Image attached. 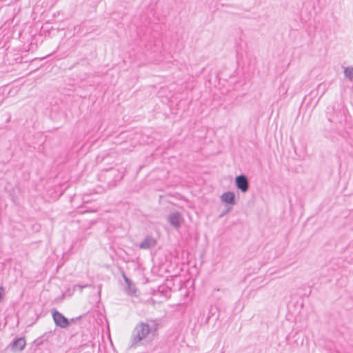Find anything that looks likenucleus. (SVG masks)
Segmentation results:
<instances>
[{
  "instance_id": "39448f33",
  "label": "nucleus",
  "mask_w": 353,
  "mask_h": 353,
  "mask_svg": "<svg viewBox=\"0 0 353 353\" xmlns=\"http://www.w3.org/2000/svg\"><path fill=\"white\" fill-rule=\"evenodd\" d=\"M183 221V219L179 212H172L168 216V223L176 229L181 227Z\"/></svg>"
},
{
  "instance_id": "f257e3e1",
  "label": "nucleus",
  "mask_w": 353,
  "mask_h": 353,
  "mask_svg": "<svg viewBox=\"0 0 353 353\" xmlns=\"http://www.w3.org/2000/svg\"><path fill=\"white\" fill-rule=\"evenodd\" d=\"M159 325L158 319H148L146 322L137 323L132 332L129 348L137 349L141 345L150 343L158 335Z\"/></svg>"
},
{
  "instance_id": "9b49d317",
  "label": "nucleus",
  "mask_w": 353,
  "mask_h": 353,
  "mask_svg": "<svg viewBox=\"0 0 353 353\" xmlns=\"http://www.w3.org/2000/svg\"><path fill=\"white\" fill-rule=\"evenodd\" d=\"M345 77L351 82H353V67H346L343 71Z\"/></svg>"
},
{
  "instance_id": "f3484780",
  "label": "nucleus",
  "mask_w": 353,
  "mask_h": 353,
  "mask_svg": "<svg viewBox=\"0 0 353 353\" xmlns=\"http://www.w3.org/2000/svg\"><path fill=\"white\" fill-rule=\"evenodd\" d=\"M163 288H165V287H163ZM161 292H165V290L162 289V291H161Z\"/></svg>"
},
{
  "instance_id": "dca6fc26",
  "label": "nucleus",
  "mask_w": 353,
  "mask_h": 353,
  "mask_svg": "<svg viewBox=\"0 0 353 353\" xmlns=\"http://www.w3.org/2000/svg\"><path fill=\"white\" fill-rule=\"evenodd\" d=\"M163 288H165V287H163ZM161 292H165V290L162 289V291H161Z\"/></svg>"
},
{
  "instance_id": "ddd939ff",
  "label": "nucleus",
  "mask_w": 353,
  "mask_h": 353,
  "mask_svg": "<svg viewBox=\"0 0 353 353\" xmlns=\"http://www.w3.org/2000/svg\"><path fill=\"white\" fill-rule=\"evenodd\" d=\"M232 210V206L230 207H228L226 208V209L221 212V214H220V217H223L225 215H226L227 214H228Z\"/></svg>"
},
{
  "instance_id": "f8f14e48",
  "label": "nucleus",
  "mask_w": 353,
  "mask_h": 353,
  "mask_svg": "<svg viewBox=\"0 0 353 353\" xmlns=\"http://www.w3.org/2000/svg\"><path fill=\"white\" fill-rule=\"evenodd\" d=\"M45 336V335H43L42 337H39V338H37V339L34 340V343L37 345V346H39L43 344V338Z\"/></svg>"
},
{
  "instance_id": "4468645a",
  "label": "nucleus",
  "mask_w": 353,
  "mask_h": 353,
  "mask_svg": "<svg viewBox=\"0 0 353 353\" xmlns=\"http://www.w3.org/2000/svg\"><path fill=\"white\" fill-rule=\"evenodd\" d=\"M5 293V288L1 285L0 286V303L1 302L2 299H3Z\"/></svg>"
},
{
  "instance_id": "1a4fd4ad",
  "label": "nucleus",
  "mask_w": 353,
  "mask_h": 353,
  "mask_svg": "<svg viewBox=\"0 0 353 353\" xmlns=\"http://www.w3.org/2000/svg\"><path fill=\"white\" fill-rule=\"evenodd\" d=\"M157 244V241L154 238L150 236H147L139 244V248L143 250H148L153 248Z\"/></svg>"
},
{
  "instance_id": "0eeeda50",
  "label": "nucleus",
  "mask_w": 353,
  "mask_h": 353,
  "mask_svg": "<svg viewBox=\"0 0 353 353\" xmlns=\"http://www.w3.org/2000/svg\"><path fill=\"white\" fill-rule=\"evenodd\" d=\"M71 340L75 341L78 343L79 347L87 346L90 342V336L88 334L82 333L72 336Z\"/></svg>"
},
{
  "instance_id": "2eb2a0df",
  "label": "nucleus",
  "mask_w": 353,
  "mask_h": 353,
  "mask_svg": "<svg viewBox=\"0 0 353 353\" xmlns=\"http://www.w3.org/2000/svg\"><path fill=\"white\" fill-rule=\"evenodd\" d=\"M81 316H79V317H77V318H76V319L72 318V319H71V321H72V322H74L76 320L80 319H81Z\"/></svg>"
},
{
  "instance_id": "9d476101",
  "label": "nucleus",
  "mask_w": 353,
  "mask_h": 353,
  "mask_svg": "<svg viewBox=\"0 0 353 353\" xmlns=\"http://www.w3.org/2000/svg\"><path fill=\"white\" fill-rule=\"evenodd\" d=\"M122 276L127 285L125 292L130 295L134 294L137 291L135 285L132 283L131 279L126 276L124 272H122Z\"/></svg>"
},
{
  "instance_id": "f03ea898",
  "label": "nucleus",
  "mask_w": 353,
  "mask_h": 353,
  "mask_svg": "<svg viewBox=\"0 0 353 353\" xmlns=\"http://www.w3.org/2000/svg\"><path fill=\"white\" fill-rule=\"evenodd\" d=\"M124 176L123 170H115L113 168L108 169L99 175V180L104 181L107 183V188L110 189L117 185V183L120 181Z\"/></svg>"
},
{
  "instance_id": "423d86ee",
  "label": "nucleus",
  "mask_w": 353,
  "mask_h": 353,
  "mask_svg": "<svg viewBox=\"0 0 353 353\" xmlns=\"http://www.w3.org/2000/svg\"><path fill=\"white\" fill-rule=\"evenodd\" d=\"M26 345V342L24 337H19L14 339L12 342L10 344L11 350L13 352L22 351Z\"/></svg>"
},
{
  "instance_id": "7ed1b4c3",
  "label": "nucleus",
  "mask_w": 353,
  "mask_h": 353,
  "mask_svg": "<svg viewBox=\"0 0 353 353\" xmlns=\"http://www.w3.org/2000/svg\"><path fill=\"white\" fill-rule=\"evenodd\" d=\"M52 316L57 327L66 328L70 325V320L56 309L52 310Z\"/></svg>"
},
{
  "instance_id": "6e6552de",
  "label": "nucleus",
  "mask_w": 353,
  "mask_h": 353,
  "mask_svg": "<svg viewBox=\"0 0 353 353\" xmlns=\"http://www.w3.org/2000/svg\"><path fill=\"white\" fill-rule=\"evenodd\" d=\"M221 201L226 204L233 206L236 204L235 194L233 192H226L222 194Z\"/></svg>"
},
{
  "instance_id": "20e7f679",
  "label": "nucleus",
  "mask_w": 353,
  "mask_h": 353,
  "mask_svg": "<svg viewBox=\"0 0 353 353\" xmlns=\"http://www.w3.org/2000/svg\"><path fill=\"white\" fill-rule=\"evenodd\" d=\"M235 185L241 192H246L250 188V183L246 175L242 174L235 177Z\"/></svg>"
}]
</instances>
